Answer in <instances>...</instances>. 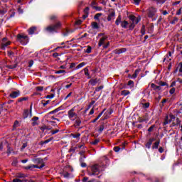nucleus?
I'll return each mask as SVG.
<instances>
[{"instance_id": "f257e3e1", "label": "nucleus", "mask_w": 182, "mask_h": 182, "mask_svg": "<svg viewBox=\"0 0 182 182\" xmlns=\"http://www.w3.org/2000/svg\"><path fill=\"white\" fill-rule=\"evenodd\" d=\"M62 26V23L60 21H58L54 25H50L47 26L45 29L47 32H56L59 28Z\"/></svg>"}, {"instance_id": "f03ea898", "label": "nucleus", "mask_w": 182, "mask_h": 182, "mask_svg": "<svg viewBox=\"0 0 182 182\" xmlns=\"http://www.w3.org/2000/svg\"><path fill=\"white\" fill-rule=\"evenodd\" d=\"M17 41L18 42H20V43L21 45H26V43H28V42H29L28 36L24 34L17 35Z\"/></svg>"}, {"instance_id": "7ed1b4c3", "label": "nucleus", "mask_w": 182, "mask_h": 182, "mask_svg": "<svg viewBox=\"0 0 182 182\" xmlns=\"http://www.w3.org/2000/svg\"><path fill=\"white\" fill-rule=\"evenodd\" d=\"M100 169L99 165H94L91 167V172H88L89 176H99Z\"/></svg>"}, {"instance_id": "20e7f679", "label": "nucleus", "mask_w": 182, "mask_h": 182, "mask_svg": "<svg viewBox=\"0 0 182 182\" xmlns=\"http://www.w3.org/2000/svg\"><path fill=\"white\" fill-rule=\"evenodd\" d=\"M157 12V9L154 7H150L147 9L148 18H154Z\"/></svg>"}, {"instance_id": "39448f33", "label": "nucleus", "mask_w": 182, "mask_h": 182, "mask_svg": "<svg viewBox=\"0 0 182 182\" xmlns=\"http://www.w3.org/2000/svg\"><path fill=\"white\" fill-rule=\"evenodd\" d=\"M68 117L70 119V120H75V119H77V114L75 112V108H73L68 111Z\"/></svg>"}, {"instance_id": "423d86ee", "label": "nucleus", "mask_w": 182, "mask_h": 182, "mask_svg": "<svg viewBox=\"0 0 182 182\" xmlns=\"http://www.w3.org/2000/svg\"><path fill=\"white\" fill-rule=\"evenodd\" d=\"M140 19H141L140 18L136 17L135 19H134V21H133L132 22H131V24H130V26H129V29H131V30L134 29V26H136V25H137V23H138L139 22H140Z\"/></svg>"}, {"instance_id": "0eeeda50", "label": "nucleus", "mask_w": 182, "mask_h": 182, "mask_svg": "<svg viewBox=\"0 0 182 182\" xmlns=\"http://www.w3.org/2000/svg\"><path fill=\"white\" fill-rule=\"evenodd\" d=\"M45 166V164H42L41 166L38 165H29L28 166H25V170H32V168H42Z\"/></svg>"}, {"instance_id": "6e6552de", "label": "nucleus", "mask_w": 182, "mask_h": 182, "mask_svg": "<svg viewBox=\"0 0 182 182\" xmlns=\"http://www.w3.org/2000/svg\"><path fill=\"white\" fill-rule=\"evenodd\" d=\"M30 115V117H32V106L30 107V114H29V110L26 109L24 110L23 112V118L26 119L27 117H28Z\"/></svg>"}, {"instance_id": "1a4fd4ad", "label": "nucleus", "mask_w": 182, "mask_h": 182, "mask_svg": "<svg viewBox=\"0 0 182 182\" xmlns=\"http://www.w3.org/2000/svg\"><path fill=\"white\" fill-rule=\"evenodd\" d=\"M107 39V36H105L103 37H102L98 43V46L99 48H100V46H104L105 43H106V40Z\"/></svg>"}, {"instance_id": "9d476101", "label": "nucleus", "mask_w": 182, "mask_h": 182, "mask_svg": "<svg viewBox=\"0 0 182 182\" xmlns=\"http://www.w3.org/2000/svg\"><path fill=\"white\" fill-rule=\"evenodd\" d=\"M5 41H6V38H3V42L1 43V48L4 50L5 48H6V46H9V45H11V41L5 42Z\"/></svg>"}, {"instance_id": "9b49d317", "label": "nucleus", "mask_w": 182, "mask_h": 182, "mask_svg": "<svg viewBox=\"0 0 182 182\" xmlns=\"http://www.w3.org/2000/svg\"><path fill=\"white\" fill-rule=\"evenodd\" d=\"M20 94L21 92L19 91H14L10 94V97H11L12 99H15L18 97Z\"/></svg>"}, {"instance_id": "f8f14e48", "label": "nucleus", "mask_w": 182, "mask_h": 182, "mask_svg": "<svg viewBox=\"0 0 182 182\" xmlns=\"http://www.w3.org/2000/svg\"><path fill=\"white\" fill-rule=\"evenodd\" d=\"M75 121L74 122V127H79V126H80V124L82 123V121L80 120V119H79V117L75 118Z\"/></svg>"}, {"instance_id": "ddd939ff", "label": "nucleus", "mask_w": 182, "mask_h": 182, "mask_svg": "<svg viewBox=\"0 0 182 182\" xmlns=\"http://www.w3.org/2000/svg\"><path fill=\"white\" fill-rule=\"evenodd\" d=\"M154 141V138H151L148 142L146 144V147H147V149H150V147H151V144H153V141Z\"/></svg>"}, {"instance_id": "4468645a", "label": "nucleus", "mask_w": 182, "mask_h": 182, "mask_svg": "<svg viewBox=\"0 0 182 182\" xmlns=\"http://www.w3.org/2000/svg\"><path fill=\"white\" fill-rule=\"evenodd\" d=\"M36 31V27H35V26L31 27L28 29V34L29 35H33V33H35Z\"/></svg>"}, {"instance_id": "2eb2a0df", "label": "nucleus", "mask_w": 182, "mask_h": 182, "mask_svg": "<svg viewBox=\"0 0 182 182\" xmlns=\"http://www.w3.org/2000/svg\"><path fill=\"white\" fill-rule=\"evenodd\" d=\"M26 176L22 173H18L16 174V178H25Z\"/></svg>"}, {"instance_id": "dca6fc26", "label": "nucleus", "mask_w": 182, "mask_h": 182, "mask_svg": "<svg viewBox=\"0 0 182 182\" xmlns=\"http://www.w3.org/2000/svg\"><path fill=\"white\" fill-rule=\"evenodd\" d=\"M120 23H122V16L119 15L115 21V24L119 26Z\"/></svg>"}, {"instance_id": "f3484780", "label": "nucleus", "mask_w": 182, "mask_h": 182, "mask_svg": "<svg viewBox=\"0 0 182 182\" xmlns=\"http://www.w3.org/2000/svg\"><path fill=\"white\" fill-rule=\"evenodd\" d=\"M151 87L154 89V90H161V86H157L155 84L152 83L151 85Z\"/></svg>"}, {"instance_id": "a211bd4d", "label": "nucleus", "mask_w": 182, "mask_h": 182, "mask_svg": "<svg viewBox=\"0 0 182 182\" xmlns=\"http://www.w3.org/2000/svg\"><path fill=\"white\" fill-rule=\"evenodd\" d=\"M128 25H129V22H127V21H124L121 22V26L122 28H124V29L127 28Z\"/></svg>"}, {"instance_id": "6ab92c4d", "label": "nucleus", "mask_w": 182, "mask_h": 182, "mask_svg": "<svg viewBox=\"0 0 182 182\" xmlns=\"http://www.w3.org/2000/svg\"><path fill=\"white\" fill-rule=\"evenodd\" d=\"M115 14L114 12H112L107 17V21H110L112 19H114Z\"/></svg>"}, {"instance_id": "aec40b11", "label": "nucleus", "mask_w": 182, "mask_h": 182, "mask_svg": "<svg viewBox=\"0 0 182 182\" xmlns=\"http://www.w3.org/2000/svg\"><path fill=\"white\" fill-rule=\"evenodd\" d=\"M159 144H160V140H158L156 142H154V145L152 146L153 150H154V149H159Z\"/></svg>"}, {"instance_id": "412c9836", "label": "nucleus", "mask_w": 182, "mask_h": 182, "mask_svg": "<svg viewBox=\"0 0 182 182\" xmlns=\"http://www.w3.org/2000/svg\"><path fill=\"white\" fill-rule=\"evenodd\" d=\"M33 161L35 164H41L42 163V159L41 158H37L33 159Z\"/></svg>"}, {"instance_id": "4be33fe9", "label": "nucleus", "mask_w": 182, "mask_h": 182, "mask_svg": "<svg viewBox=\"0 0 182 182\" xmlns=\"http://www.w3.org/2000/svg\"><path fill=\"white\" fill-rule=\"evenodd\" d=\"M32 120H33V126H36V124H38V123L36 122H38V120H39V117H33Z\"/></svg>"}, {"instance_id": "5701e85b", "label": "nucleus", "mask_w": 182, "mask_h": 182, "mask_svg": "<svg viewBox=\"0 0 182 182\" xmlns=\"http://www.w3.org/2000/svg\"><path fill=\"white\" fill-rule=\"evenodd\" d=\"M140 73L139 70H136L134 73L132 75V76L131 77L132 79H136V77H137V75H139V73Z\"/></svg>"}, {"instance_id": "b1692460", "label": "nucleus", "mask_w": 182, "mask_h": 182, "mask_svg": "<svg viewBox=\"0 0 182 182\" xmlns=\"http://www.w3.org/2000/svg\"><path fill=\"white\" fill-rule=\"evenodd\" d=\"M92 29H99V24H97V22H92Z\"/></svg>"}, {"instance_id": "393cba45", "label": "nucleus", "mask_w": 182, "mask_h": 182, "mask_svg": "<svg viewBox=\"0 0 182 182\" xmlns=\"http://www.w3.org/2000/svg\"><path fill=\"white\" fill-rule=\"evenodd\" d=\"M122 96H127V95H130V91L129 90H122L121 92Z\"/></svg>"}, {"instance_id": "a878e982", "label": "nucleus", "mask_w": 182, "mask_h": 182, "mask_svg": "<svg viewBox=\"0 0 182 182\" xmlns=\"http://www.w3.org/2000/svg\"><path fill=\"white\" fill-rule=\"evenodd\" d=\"M62 176H64L65 178H69V177H70V173L65 171L63 173Z\"/></svg>"}, {"instance_id": "bb28decb", "label": "nucleus", "mask_w": 182, "mask_h": 182, "mask_svg": "<svg viewBox=\"0 0 182 182\" xmlns=\"http://www.w3.org/2000/svg\"><path fill=\"white\" fill-rule=\"evenodd\" d=\"M50 21H56L58 19V16L56 15H51L49 16Z\"/></svg>"}, {"instance_id": "cd10ccee", "label": "nucleus", "mask_w": 182, "mask_h": 182, "mask_svg": "<svg viewBox=\"0 0 182 182\" xmlns=\"http://www.w3.org/2000/svg\"><path fill=\"white\" fill-rule=\"evenodd\" d=\"M85 76H87L88 79H90V75L89 74V70L87 68L84 69Z\"/></svg>"}, {"instance_id": "c85d7f7f", "label": "nucleus", "mask_w": 182, "mask_h": 182, "mask_svg": "<svg viewBox=\"0 0 182 182\" xmlns=\"http://www.w3.org/2000/svg\"><path fill=\"white\" fill-rule=\"evenodd\" d=\"M84 151H80V154L81 156L80 159V161H83V159H86V156L84 154Z\"/></svg>"}, {"instance_id": "c756f323", "label": "nucleus", "mask_w": 182, "mask_h": 182, "mask_svg": "<svg viewBox=\"0 0 182 182\" xmlns=\"http://www.w3.org/2000/svg\"><path fill=\"white\" fill-rule=\"evenodd\" d=\"M71 136L74 138V139H79V137H80V134L79 133L77 134H71Z\"/></svg>"}, {"instance_id": "7c9ffc66", "label": "nucleus", "mask_w": 182, "mask_h": 182, "mask_svg": "<svg viewBox=\"0 0 182 182\" xmlns=\"http://www.w3.org/2000/svg\"><path fill=\"white\" fill-rule=\"evenodd\" d=\"M85 65H86V63H80V64L76 67V69H80V68H83V66H85Z\"/></svg>"}, {"instance_id": "2f4dec72", "label": "nucleus", "mask_w": 182, "mask_h": 182, "mask_svg": "<svg viewBox=\"0 0 182 182\" xmlns=\"http://www.w3.org/2000/svg\"><path fill=\"white\" fill-rule=\"evenodd\" d=\"M90 83L92 86H95V85H96V83H97V81H96V80H90Z\"/></svg>"}, {"instance_id": "473e14b6", "label": "nucleus", "mask_w": 182, "mask_h": 182, "mask_svg": "<svg viewBox=\"0 0 182 182\" xmlns=\"http://www.w3.org/2000/svg\"><path fill=\"white\" fill-rule=\"evenodd\" d=\"M156 4H163L164 2H166V0H154Z\"/></svg>"}, {"instance_id": "72a5a7b5", "label": "nucleus", "mask_w": 182, "mask_h": 182, "mask_svg": "<svg viewBox=\"0 0 182 182\" xmlns=\"http://www.w3.org/2000/svg\"><path fill=\"white\" fill-rule=\"evenodd\" d=\"M142 105H143L144 109H148V107H150V103H149V102H146V103H144V104H142Z\"/></svg>"}, {"instance_id": "f704fd0d", "label": "nucleus", "mask_w": 182, "mask_h": 182, "mask_svg": "<svg viewBox=\"0 0 182 182\" xmlns=\"http://www.w3.org/2000/svg\"><path fill=\"white\" fill-rule=\"evenodd\" d=\"M178 18H177V17H174L173 18V20L171 22V23L172 24V25H174V23H176V22H178Z\"/></svg>"}, {"instance_id": "c9c22d12", "label": "nucleus", "mask_w": 182, "mask_h": 182, "mask_svg": "<svg viewBox=\"0 0 182 182\" xmlns=\"http://www.w3.org/2000/svg\"><path fill=\"white\" fill-rule=\"evenodd\" d=\"M109 46H110V43L109 42H107L104 44L103 46V48L106 49L107 48H109Z\"/></svg>"}, {"instance_id": "e433bc0d", "label": "nucleus", "mask_w": 182, "mask_h": 182, "mask_svg": "<svg viewBox=\"0 0 182 182\" xmlns=\"http://www.w3.org/2000/svg\"><path fill=\"white\" fill-rule=\"evenodd\" d=\"M92 9H95L96 11H102V7L92 6Z\"/></svg>"}, {"instance_id": "4c0bfd02", "label": "nucleus", "mask_w": 182, "mask_h": 182, "mask_svg": "<svg viewBox=\"0 0 182 182\" xmlns=\"http://www.w3.org/2000/svg\"><path fill=\"white\" fill-rule=\"evenodd\" d=\"M128 86H131V87H133V86H134V82H133L132 80H129L128 82Z\"/></svg>"}, {"instance_id": "58836bf2", "label": "nucleus", "mask_w": 182, "mask_h": 182, "mask_svg": "<svg viewBox=\"0 0 182 182\" xmlns=\"http://www.w3.org/2000/svg\"><path fill=\"white\" fill-rule=\"evenodd\" d=\"M177 69H178L179 72L181 73L182 72V63H180L178 65Z\"/></svg>"}, {"instance_id": "ea45409f", "label": "nucleus", "mask_w": 182, "mask_h": 182, "mask_svg": "<svg viewBox=\"0 0 182 182\" xmlns=\"http://www.w3.org/2000/svg\"><path fill=\"white\" fill-rule=\"evenodd\" d=\"M17 66H18V65L14 64V65H9L8 68H9V69H15V68H16Z\"/></svg>"}, {"instance_id": "a19ab883", "label": "nucleus", "mask_w": 182, "mask_h": 182, "mask_svg": "<svg viewBox=\"0 0 182 182\" xmlns=\"http://www.w3.org/2000/svg\"><path fill=\"white\" fill-rule=\"evenodd\" d=\"M102 15V14L98 13L95 16V19H96V21H99V17Z\"/></svg>"}, {"instance_id": "79ce46f5", "label": "nucleus", "mask_w": 182, "mask_h": 182, "mask_svg": "<svg viewBox=\"0 0 182 182\" xmlns=\"http://www.w3.org/2000/svg\"><path fill=\"white\" fill-rule=\"evenodd\" d=\"M46 129L50 130V128H48V127H46V126H43V127H41V130H42L43 132H45V130H46Z\"/></svg>"}, {"instance_id": "37998d69", "label": "nucleus", "mask_w": 182, "mask_h": 182, "mask_svg": "<svg viewBox=\"0 0 182 182\" xmlns=\"http://www.w3.org/2000/svg\"><path fill=\"white\" fill-rule=\"evenodd\" d=\"M85 52L87 53H90V52H92V47L88 46L87 48L86 49Z\"/></svg>"}, {"instance_id": "c03bdc74", "label": "nucleus", "mask_w": 182, "mask_h": 182, "mask_svg": "<svg viewBox=\"0 0 182 182\" xmlns=\"http://www.w3.org/2000/svg\"><path fill=\"white\" fill-rule=\"evenodd\" d=\"M141 33H142V35H144V33H146V30H145L144 26H142V28L141 29Z\"/></svg>"}, {"instance_id": "a18cd8bd", "label": "nucleus", "mask_w": 182, "mask_h": 182, "mask_svg": "<svg viewBox=\"0 0 182 182\" xmlns=\"http://www.w3.org/2000/svg\"><path fill=\"white\" fill-rule=\"evenodd\" d=\"M13 182H23V180H21L18 178L13 179Z\"/></svg>"}, {"instance_id": "49530a36", "label": "nucleus", "mask_w": 182, "mask_h": 182, "mask_svg": "<svg viewBox=\"0 0 182 182\" xmlns=\"http://www.w3.org/2000/svg\"><path fill=\"white\" fill-rule=\"evenodd\" d=\"M136 17H135L133 15L129 16V19H130L131 22H133L136 19Z\"/></svg>"}, {"instance_id": "de8ad7c7", "label": "nucleus", "mask_w": 182, "mask_h": 182, "mask_svg": "<svg viewBox=\"0 0 182 182\" xmlns=\"http://www.w3.org/2000/svg\"><path fill=\"white\" fill-rule=\"evenodd\" d=\"M159 86L161 87V86H167V82H160Z\"/></svg>"}, {"instance_id": "09e8293b", "label": "nucleus", "mask_w": 182, "mask_h": 182, "mask_svg": "<svg viewBox=\"0 0 182 182\" xmlns=\"http://www.w3.org/2000/svg\"><path fill=\"white\" fill-rule=\"evenodd\" d=\"M36 90L38 92H42V90H43V87H36Z\"/></svg>"}, {"instance_id": "8fccbe9b", "label": "nucleus", "mask_w": 182, "mask_h": 182, "mask_svg": "<svg viewBox=\"0 0 182 182\" xmlns=\"http://www.w3.org/2000/svg\"><path fill=\"white\" fill-rule=\"evenodd\" d=\"M123 52H126L125 48H122L117 50V53H123Z\"/></svg>"}, {"instance_id": "3c124183", "label": "nucleus", "mask_w": 182, "mask_h": 182, "mask_svg": "<svg viewBox=\"0 0 182 182\" xmlns=\"http://www.w3.org/2000/svg\"><path fill=\"white\" fill-rule=\"evenodd\" d=\"M55 73L59 74V73H66V71L64 70H60L55 72Z\"/></svg>"}, {"instance_id": "603ef678", "label": "nucleus", "mask_w": 182, "mask_h": 182, "mask_svg": "<svg viewBox=\"0 0 182 182\" xmlns=\"http://www.w3.org/2000/svg\"><path fill=\"white\" fill-rule=\"evenodd\" d=\"M102 89H103V86H100V87H97L95 90L96 92H100V90H102Z\"/></svg>"}, {"instance_id": "864d4df0", "label": "nucleus", "mask_w": 182, "mask_h": 182, "mask_svg": "<svg viewBox=\"0 0 182 182\" xmlns=\"http://www.w3.org/2000/svg\"><path fill=\"white\" fill-rule=\"evenodd\" d=\"M114 151H115L116 153H117L118 151H120V147L119 146L114 147Z\"/></svg>"}, {"instance_id": "5fc2aeb1", "label": "nucleus", "mask_w": 182, "mask_h": 182, "mask_svg": "<svg viewBox=\"0 0 182 182\" xmlns=\"http://www.w3.org/2000/svg\"><path fill=\"white\" fill-rule=\"evenodd\" d=\"M84 12L86 15L89 14V7H86L85 9L84 10Z\"/></svg>"}, {"instance_id": "6e6d98bb", "label": "nucleus", "mask_w": 182, "mask_h": 182, "mask_svg": "<svg viewBox=\"0 0 182 182\" xmlns=\"http://www.w3.org/2000/svg\"><path fill=\"white\" fill-rule=\"evenodd\" d=\"M5 14H6V10L0 9V15H5Z\"/></svg>"}, {"instance_id": "4d7b16f0", "label": "nucleus", "mask_w": 182, "mask_h": 182, "mask_svg": "<svg viewBox=\"0 0 182 182\" xmlns=\"http://www.w3.org/2000/svg\"><path fill=\"white\" fill-rule=\"evenodd\" d=\"M28 66L29 68H32V66H33V60L29 61Z\"/></svg>"}, {"instance_id": "13d9d810", "label": "nucleus", "mask_w": 182, "mask_h": 182, "mask_svg": "<svg viewBox=\"0 0 182 182\" xmlns=\"http://www.w3.org/2000/svg\"><path fill=\"white\" fill-rule=\"evenodd\" d=\"M27 146H28V144L26 143L23 144L21 150H23L24 149H26Z\"/></svg>"}, {"instance_id": "bf43d9fd", "label": "nucleus", "mask_w": 182, "mask_h": 182, "mask_svg": "<svg viewBox=\"0 0 182 182\" xmlns=\"http://www.w3.org/2000/svg\"><path fill=\"white\" fill-rule=\"evenodd\" d=\"M56 133H59V129H55V131L51 132V134H56Z\"/></svg>"}, {"instance_id": "052dcab7", "label": "nucleus", "mask_w": 182, "mask_h": 182, "mask_svg": "<svg viewBox=\"0 0 182 182\" xmlns=\"http://www.w3.org/2000/svg\"><path fill=\"white\" fill-rule=\"evenodd\" d=\"M23 100H28V98H26V97H23V98L18 99V102H23Z\"/></svg>"}, {"instance_id": "680f3d73", "label": "nucleus", "mask_w": 182, "mask_h": 182, "mask_svg": "<svg viewBox=\"0 0 182 182\" xmlns=\"http://www.w3.org/2000/svg\"><path fill=\"white\" fill-rule=\"evenodd\" d=\"M175 92H176V89L174 88L171 89V90L169 91L171 95H173Z\"/></svg>"}, {"instance_id": "e2e57ef3", "label": "nucleus", "mask_w": 182, "mask_h": 182, "mask_svg": "<svg viewBox=\"0 0 182 182\" xmlns=\"http://www.w3.org/2000/svg\"><path fill=\"white\" fill-rule=\"evenodd\" d=\"M159 153H163L164 151V149H163V147L161 146L159 149Z\"/></svg>"}, {"instance_id": "0e129e2a", "label": "nucleus", "mask_w": 182, "mask_h": 182, "mask_svg": "<svg viewBox=\"0 0 182 182\" xmlns=\"http://www.w3.org/2000/svg\"><path fill=\"white\" fill-rule=\"evenodd\" d=\"M103 130H105V126L101 125V126L100 127V132H103Z\"/></svg>"}, {"instance_id": "69168bd1", "label": "nucleus", "mask_w": 182, "mask_h": 182, "mask_svg": "<svg viewBox=\"0 0 182 182\" xmlns=\"http://www.w3.org/2000/svg\"><path fill=\"white\" fill-rule=\"evenodd\" d=\"M18 12L19 14H23V10L22 9H21V8H18Z\"/></svg>"}, {"instance_id": "338daca9", "label": "nucleus", "mask_w": 182, "mask_h": 182, "mask_svg": "<svg viewBox=\"0 0 182 182\" xmlns=\"http://www.w3.org/2000/svg\"><path fill=\"white\" fill-rule=\"evenodd\" d=\"M153 129H154V126L150 127L148 129V132H153Z\"/></svg>"}, {"instance_id": "774afa93", "label": "nucleus", "mask_w": 182, "mask_h": 182, "mask_svg": "<svg viewBox=\"0 0 182 182\" xmlns=\"http://www.w3.org/2000/svg\"><path fill=\"white\" fill-rule=\"evenodd\" d=\"M97 143H99L98 139H95L94 141H92V144H97Z\"/></svg>"}]
</instances>
